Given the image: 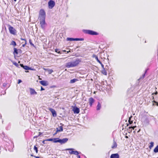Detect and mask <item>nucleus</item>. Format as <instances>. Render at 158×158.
Returning a JSON list of instances; mask_svg holds the SVG:
<instances>
[{
	"instance_id": "f257e3e1",
	"label": "nucleus",
	"mask_w": 158,
	"mask_h": 158,
	"mask_svg": "<svg viewBox=\"0 0 158 158\" xmlns=\"http://www.w3.org/2000/svg\"><path fill=\"white\" fill-rule=\"evenodd\" d=\"M80 62V60L78 59H77L75 61H70L66 63L65 66L67 68L74 67L77 66Z\"/></svg>"
},
{
	"instance_id": "f03ea898",
	"label": "nucleus",
	"mask_w": 158,
	"mask_h": 158,
	"mask_svg": "<svg viewBox=\"0 0 158 158\" xmlns=\"http://www.w3.org/2000/svg\"><path fill=\"white\" fill-rule=\"evenodd\" d=\"M46 13L44 9H41L40 10L39 13V19H45Z\"/></svg>"
},
{
	"instance_id": "7ed1b4c3",
	"label": "nucleus",
	"mask_w": 158,
	"mask_h": 158,
	"mask_svg": "<svg viewBox=\"0 0 158 158\" xmlns=\"http://www.w3.org/2000/svg\"><path fill=\"white\" fill-rule=\"evenodd\" d=\"M83 32L85 34L91 35H98V32L89 30H84Z\"/></svg>"
},
{
	"instance_id": "20e7f679",
	"label": "nucleus",
	"mask_w": 158,
	"mask_h": 158,
	"mask_svg": "<svg viewBox=\"0 0 158 158\" xmlns=\"http://www.w3.org/2000/svg\"><path fill=\"white\" fill-rule=\"evenodd\" d=\"M45 19H40V24L42 28L43 29H44L45 28V25L46 24Z\"/></svg>"
},
{
	"instance_id": "39448f33",
	"label": "nucleus",
	"mask_w": 158,
	"mask_h": 158,
	"mask_svg": "<svg viewBox=\"0 0 158 158\" xmlns=\"http://www.w3.org/2000/svg\"><path fill=\"white\" fill-rule=\"evenodd\" d=\"M55 3L52 0H50L48 2V7L49 9H52L55 6Z\"/></svg>"
},
{
	"instance_id": "423d86ee",
	"label": "nucleus",
	"mask_w": 158,
	"mask_h": 158,
	"mask_svg": "<svg viewBox=\"0 0 158 158\" xmlns=\"http://www.w3.org/2000/svg\"><path fill=\"white\" fill-rule=\"evenodd\" d=\"M9 30L11 34L15 35L16 34V30L12 27L9 25Z\"/></svg>"
},
{
	"instance_id": "0eeeda50",
	"label": "nucleus",
	"mask_w": 158,
	"mask_h": 158,
	"mask_svg": "<svg viewBox=\"0 0 158 158\" xmlns=\"http://www.w3.org/2000/svg\"><path fill=\"white\" fill-rule=\"evenodd\" d=\"M49 110L50 111L52 114L53 117H56L57 116L56 113V111L53 109L52 108H49Z\"/></svg>"
},
{
	"instance_id": "6e6552de",
	"label": "nucleus",
	"mask_w": 158,
	"mask_h": 158,
	"mask_svg": "<svg viewBox=\"0 0 158 158\" xmlns=\"http://www.w3.org/2000/svg\"><path fill=\"white\" fill-rule=\"evenodd\" d=\"M68 140V139L67 138H64L62 139H60V143L61 144H63L66 143Z\"/></svg>"
},
{
	"instance_id": "1a4fd4ad",
	"label": "nucleus",
	"mask_w": 158,
	"mask_h": 158,
	"mask_svg": "<svg viewBox=\"0 0 158 158\" xmlns=\"http://www.w3.org/2000/svg\"><path fill=\"white\" fill-rule=\"evenodd\" d=\"M29 89L30 93L31 95H36L37 94V93L34 89L32 88H29Z\"/></svg>"
},
{
	"instance_id": "9d476101",
	"label": "nucleus",
	"mask_w": 158,
	"mask_h": 158,
	"mask_svg": "<svg viewBox=\"0 0 158 158\" xmlns=\"http://www.w3.org/2000/svg\"><path fill=\"white\" fill-rule=\"evenodd\" d=\"M73 111L74 113L78 114L80 112V109L77 107L75 106L73 108Z\"/></svg>"
},
{
	"instance_id": "9b49d317",
	"label": "nucleus",
	"mask_w": 158,
	"mask_h": 158,
	"mask_svg": "<svg viewBox=\"0 0 158 158\" xmlns=\"http://www.w3.org/2000/svg\"><path fill=\"white\" fill-rule=\"evenodd\" d=\"M20 65L21 67L23 68L24 69L26 70H32L31 68H30L27 66L26 65H24L23 64H20Z\"/></svg>"
},
{
	"instance_id": "f8f14e48",
	"label": "nucleus",
	"mask_w": 158,
	"mask_h": 158,
	"mask_svg": "<svg viewBox=\"0 0 158 158\" xmlns=\"http://www.w3.org/2000/svg\"><path fill=\"white\" fill-rule=\"evenodd\" d=\"M110 158H119V156L118 153L113 154L111 155Z\"/></svg>"
},
{
	"instance_id": "ddd939ff",
	"label": "nucleus",
	"mask_w": 158,
	"mask_h": 158,
	"mask_svg": "<svg viewBox=\"0 0 158 158\" xmlns=\"http://www.w3.org/2000/svg\"><path fill=\"white\" fill-rule=\"evenodd\" d=\"M94 100L93 98L91 97L89 99V105L90 106H92L93 103L94 102Z\"/></svg>"
},
{
	"instance_id": "4468645a",
	"label": "nucleus",
	"mask_w": 158,
	"mask_h": 158,
	"mask_svg": "<svg viewBox=\"0 0 158 158\" xmlns=\"http://www.w3.org/2000/svg\"><path fill=\"white\" fill-rule=\"evenodd\" d=\"M40 83L43 85L47 86L48 85V82L45 81H41Z\"/></svg>"
},
{
	"instance_id": "2eb2a0df",
	"label": "nucleus",
	"mask_w": 158,
	"mask_h": 158,
	"mask_svg": "<svg viewBox=\"0 0 158 158\" xmlns=\"http://www.w3.org/2000/svg\"><path fill=\"white\" fill-rule=\"evenodd\" d=\"M69 153L71 154H74L76 155H78L79 154V153L78 151H74L73 150H72L71 151H70Z\"/></svg>"
},
{
	"instance_id": "dca6fc26",
	"label": "nucleus",
	"mask_w": 158,
	"mask_h": 158,
	"mask_svg": "<svg viewBox=\"0 0 158 158\" xmlns=\"http://www.w3.org/2000/svg\"><path fill=\"white\" fill-rule=\"evenodd\" d=\"M101 107V105L99 102H98V104L96 107L97 110H99Z\"/></svg>"
},
{
	"instance_id": "f3484780",
	"label": "nucleus",
	"mask_w": 158,
	"mask_h": 158,
	"mask_svg": "<svg viewBox=\"0 0 158 158\" xmlns=\"http://www.w3.org/2000/svg\"><path fill=\"white\" fill-rule=\"evenodd\" d=\"M60 139L59 138H54L53 142L55 143H59Z\"/></svg>"
},
{
	"instance_id": "a211bd4d",
	"label": "nucleus",
	"mask_w": 158,
	"mask_h": 158,
	"mask_svg": "<svg viewBox=\"0 0 158 158\" xmlns=\"http://www.w3.org/2000/svg\"><path fill=\"white\" fill-rule=\"evenodd\" d=\"M63 129L62 128V127L60 128V130H59V129L58 128H56V131L55 133L54 134V135H55L58 132H60L63 131Z\"/></svg>"
},
{
	"instance_id": "6ab92c4d",
	"label": "nucleus",
	"mask_w": 158,
	"mask_h": 158,
	"mask_svg": "<svg viewBox=\"0 0 158 158\" xmlns=\"http://www.w3.org/2000/svg\"><path fill=\"white\" fill-rule=\"evenodd\" d=\"M101 73L104 75H106L107 74V73L106 71L105 70V69H103V70L101 71Z\"/></svg>"
},
{
	"instance_id": "aec40b11",
	"label": "nucleus",
	"mask_w": 158,
	"mask_h": 158,
	"mask_svg": "<svg viewBox=\"0 0 158 158\" xmlns=\"http://www.w3.org/2000/svg\"><path fill=\"white\" fill-rule=\"evenodd\" d=\"M78 81V80L77 79H73L70 80L69 83L71 84H73V83H75V82H76V81Z\"/></svg>"
},
{
	"instance_id": "412c9836",
	"label": "nucleus",
	"mask_w": 158,
	"mask_h": 158,
	"mask_svg": "<svg viewBox=\"0 0 158 158\" xmlns=\"http://www.w3.org/2000/svg\"><path fill=\"white\" fill-rule=\"evenodd\" d=\"M117 146V144L114 141L113 145L112 146L111 148H112L114 149L116 148Z\"/></svg>"
},
{
	"instance_id": "4be33fe9",
	"label": "nucleus",
	"mask_w": 158,
	"mask_h": 158,
	"mask_svg": "<svg viewBox=\"0 0 158 158\" xmlns=\"http://www.w3.org/2000/svg\"><path fill=\"white\" fill-rule=\"evenodd\" d=\"M84 40L83 38H74V41H83Z\"/></svg>"
},
{
	"instance_id": "5701e85b",
	"label": "nucleus",
	"mask_w": 158,
	"mask_h": 158,
	"mask_svg": "<svg viewBox=\"0 0 158 158\" xmlns=\"http://www.w3.org/2000/svg\"><path fill=\"white\" fill-rule=\"evenodd\" d=\"M10 45H13L14 47H15L16 45V44L15 41H12L11 42Z\"/></svg>"
},
{
	"instance_id": "b1692460",
	"label": "nucleus",
	"mask_w": 158,
	"mask_h": 158,
	"mask_svg": "<svg viewBox=\"0 0 158 158\" xmlns=\"http://www.w3.org/2000/svg\"><path fill=\"white\" fill-rule=\"evenodd\" d=\"M154 152L155 153H157L158 152V145H157L154 149Z\"/></svg>"
},
{
	"instance_id": "393cba45",
	"label": "nucleus",
	"mask_w": 158,
	"mask_h": 158,
	"mask_svg": "<svg viewBox=\"0 0 158 158\" xmlns=\"http://www.w3.org/2000/svg\"><path fill=\"white\" fill-rule=\"evenodd\" d=\"M14 54H18V50L16 48H14Z\"/></svg>"
},
{
	"instance_id": "a878e982",
	"label": "nucleus",
	"mask_w": 158,
	"mask_h": 158,
	"mask_svg": "<svg viewBox=\"0 0 158 158\" xmlns=\"http://www.w3.org/2000/svg\"><path fill=\"white\" fill-rule=\"evenodd\" d=\"M154 145V143L152 142H151L150 143V145L149 146V148L151 149Z\"/></svg>"
},
{
	"instance_id": "bb28decb",
	"label": "nucleus",
	"mask_w": 158,
	"mask_h": 158,
	"mask_svg": "<svg viewBox=\"0 0 158 158\" xmlns=\"http://www.w3.org/2000/svg\"><path fill=\"white\" fill-rule=\"evenodd\" d=\"M67 41H74V38H67Z\"/></svg>"
},
{
	"instance_id": "cd10ccee",
	"label": "nucleus",
	"mask_w": 158,
	"mask_h": 158,
	"mask_svg": "<svg viewBox=\"0 0 158 158\" xmlns=\"http://www.w3.org/2000/svg\"><path fill=\"white\" fill-rule=\"evenodd\" d=\"M147 70H146L145 73L143 74L142 75V76L140 77L139 79H143L144 78V77L145 76V73L147 72Z\"/></svg>"
},
{
	"instance_id": "c85d7f7f",
	"label": "nucleus",
	"mask_w": 158,
	"mask_h": 158,
	"mask_svg": "<svg viewBox=\"0 0 158 158\" xmlns=\"http://www.w3.org/2000/svg\"><path fill=\"white\" fill-rule=\"evenodd\" d=\"M34 149L36 153H37L38 152V148L35 146L34 147Z\"/></svg>"
},
{
	"instance_id": "c756f323",
	"label": "nucleus",
	"mask_w": 158,
	"mask_h": 158,
	"mask_svg": "<svg viewBox=\"0 0 158 158\" xmlns=\"http://www.w3.org/2000/svg\"><path fill=\"white\" fill-rule=\"evenodd\" d=\"M55 52L58 53L59 54H61V53L60 51H59V49H56L55 50Z\"/></svg>"
},
{
	"instance_id": "7c9ffc66",
	"label": "nucleus",
	"mask_w": 158,
	"mask_h": 158,
	"mask_svg": "<svg viewBox=\"0 0 158 158\" xmlns=\"http://www.w3.org/2000/svg\"><path fill=\"white\" fill-rule=\"evenodd\" d=\"M95 56V59L97 60L98 62H99L100 61L98 59V57L96 56V55H94Z\"/></svg>"
},
{
	"instance_id": "2f4dec72",
	"label": "nucleus",
	"mask_w": 158,
	"mask_h": 158,
	"mask_svg": "<svg viewBox=\"0 0 158 158\" xmlns=\"http://www.w3.org/2000/svg\"><path fill=\"white\" fill-rule=\"evenodd\" d=\"M46 140L48 141H52L53 142L54 141V138H50L48 139H46Z\"/></svg>"
},
{
	"instance_id": "473e14b6",
	"label": "nucleus",
	"mask_w": 158,
	"mask_h": 158,
	"mask_svg": "<svg viewBox=\"0 0 158 158\" xmlns=\"http://www.w3.org/2000/svg\"><path fill=\"white\" fill-rule=\"evenodd\" d=\"M29 43L31 45H32L33 46H34V45L33 44H32V43L31 42V39H30L29 40Z\"/></svg>"
},
{
	"instance_id": "72a5a7b5",
	"label": "nucleus",
	"mask_w": 158,
	"mask_h": 158,
	"mask_svg": "<svg viewBox=\"0 0 158 158\" xmlns=\"http://www.w3.org/2000/svg\"><path fill=\"white\" fill-rule=\"evenodd\" d=\"M128 122H129V123L130 124H131L132 122H133V121H131V119L130 118L129 119V120H128Z\"/></svg>"
},
{
	"instance_id": "f704fd0d",
	"label": "nucleus",
	"mask_w": 158,
	"mask_h": 158,
	"mask_svg": "<svg viewBox=\"0 0 158 158\" xmlns=\"http://www.w3.org/2000/svg\"><path fill=\"white\" fill-rule=\"evenodd\" d=\"M13 64L16 66H19L18 64L16 62H14L13 63Z\"/></svg>"
},
{
	"instance_id": "c9c22d12",
	"label": "nucleus",
	"mask_w": 158,
	"mask_h": 158,
	"mask_svg": "<svg viewBox=\"0 0 158 158\" xmlns=\"http://www.w3.org/2000/svg\"><path fill=\"white\" fill-rule=\"evenodd\" d=\"M153 102H154L155 104H156V105L157 106H158V102L154 100Z\"/></svg>"
},
{
	"instance_id": "e433bc0d",
	"label": "nucleus",
	"mask_w": 158,
	"mask_h": 158,
	"mask_svg": "<svg viewBox=\"0 0 158 158\" xmlns=\"http://www.w3.org/2000/svg\"><path fill=\"white\" fill-rule=\"evenodd\" d=\"M27 44V41H26L25 42V43L24 44H23L22 45V47H24L25 46V45Z\"/></svg>"
},
{
	"instance_id": "4c0bfd02",
	"label": "nucleus",
	"mask_w": 158,
	"mask_h": 158,
	"mask_svg": "<svg viewBox=\"0 0 158 158\" xmlns=\"http://www.w3.org/2000/svg\"><path fill=\"white\" fill-rule=\"evenodd\" d=\"M20 39H21V40H24L25 41V42L26 41H27L26 39H23V38H21Z\"/></svg>"
},
{
	"instance_id": "58836bf2",
	"label": "nucleus",
	"mask_w": 158,
	"mask_h": 158,
	"mask_svg": "<svg viewBox=\"0 0 158 158\" xmlns=\"http://www.w3.org/2000/svg\"><path fill=\"white\" fill-rule=\"evenodd\" d=\"M22 82V81L21 80H20V79H19L18 80V84H19L20 83H21V82Z\"/></svg>"
},
{
	"instance_id": "ea45409f",
	"label": "nucleus",
	"mask_w": 158,
	"mask_h": 158,
	"mask_svg": "<svg viewBox=\"0 0 158 158\" xmlns=\"http://www.w3.org/2000/svg\"><path fill=\"white\" fill-rule=\"evenodd\" d=\"M157 93H158L157 92V91H156L154 93H153L152 94L153 95L154 94H155V95H156L157 94Z\"/></svg>"
},
{
	"instance_id": "a19ab883",
	"label": "nucleus",
	"mask_w": 158,
	"mask_h": 158,
	"mask_svg": "<svg viewBox=\"0 0 158 158\" xmlns=\"http://www.w3.org/2000/svg\"><path fill=\"white\" fill-rule=\"evenodd\" d=\"M101 66H102V69H104V65L102 63L101 64Z\"/></svg>"
},
{
	"instance_id": "79ce46f5",
	"label": "nucleus",
	"mask_w": 158,
	"mask_h": 158,
	"mask_svg": "<svg viewBox=\"0 0 158 158\" xmlns=\"http://www.w3.org/2000/svg\"><path fill=\"white\" fill-rule=\"evenodd\" d=\"M47 141V140H44L42 142V143L44 144H45V141Z\"/></svg>"
},
{
	"instance_id": "37998d69",
	"label": "nucleus",
	"mask_w": 158,
	"mask_h": 158,
	"mask_svg": "<svg viewBox=\"0 0 158 158\" xmlns=\"http://www.w3.org/2000/svg\"><path fill=\"white\" fill-rule=\"evenodd\" d=\"M49 71L50 72V73H51L53 72V71L52 69H50Z\"/></svg>"
},
{
	"instance_id": "c03bdc74",
	"label": "nucleus",
	"mask_w": 158,
	"mask_h": 158,
	"mask_svg": "<svg viewBox=\"0 0 158 158\" xmlns=\"http://www.w3.org/2000/svg\"><path fill=\"white\" fill-rule=\"evenodd\" d=\"M135 126H133V127H129V128H132L133 129H134V128L135 127Z\"/></svg>"
},
{
	"instance_id": "a18cd8bd",
	"label": "nucleus",
	"mask_w": 158,
	"mask_h": 158,
	"mask_svg": "<svg viewBox=\"0 0 158 158\" xmlns=\"http://www.w3.org/2000/svg\"><path fill=\"white\" fill-rule=\"evenodd\" d=\"M44 90V88H43L42 86L41 87V91H42V90Z\"/></svg>"
},
{
	"instance_id": "49530a36",
	"label": "nucleus",
	"mask_w": 158,
	"mask_h": 158,
	"mask_svg": "<svg viewBox=\"0 0 158 158\" xmlns=\"http://www.w3.org/2000/svg\"><path fill=\"white\" fill-rule=\"evenodd\" d=\"M73 148H69V149H67L66 150H73Z\"/></svg>"
},
{
	"instance_id": "de8ad7c7",
	"label": "nucleus",
	"mask_w": 158,
	"mask_h": 158,
	"mask_svg": "<svg viewBox=\"0 0 158 158\" xmlns=\"http://www.w3.org/2000/svg\"><path fill=\"white\" fill-rule=\"evenodd\" d=\"M34 157H35V158H43L40 157L39 156H34Z\"/></svg>"
},
{
	"instance_id": "09e8293b",
	"label": "nucleus",
	"mask_w": 158,
	"mask_h": 158,
	"mask_svg": "<svg viewBox=\"0 0 158 158\" xmlns=\"http://www.w3.org/2000/svg\"><path fill=\"white\" fill-rule=\"evenodd\" d=\"M61 127H62V128H63V127H62V126H60V127H59V128H58L59 130H60V128Z\"/></svg>"
},
{
	"instance_id": "8fccbe9b",
	"label": "nucleus",
	"mask_w": 158,
	"mask_h": 158,
	"mask_svg": "<svg viewBox=\"0 0 158 158\" xmlns=\"http://www.w3.org/2000/svg\"><path fill=\"white\" fill-rule=\"evenodd\" d=\"M38 137V136H34V138H37Z\"/></svg>"
},
{
	"instance_id": "3c124183",
	"label": "nucleus",
	"mask_w": 158,
	"mask_h": 158,
	"mask_svg": "<svg viewBox=\"0 0 158 158\" xmlns=\"http://www.w3.org/2000/svg\"><path fill=\"white\" fill-rule=\"evenodd\" d=\"M77 158H81L80 156V155H77Z\"/></svg>"
},
{
	"instance_id": "603ef678",
	"label": "nucleus",
	"mask_w": 158,
	"mask_h": 158,
	"mask_svg": "<svg viewBox=\"0 0 158 158\" xmlns=\"http://www.w3.org/2000/svg\"><path fill=\"white\" fill-rule=\"evenodd\" d=\"M41 134V133H40V132H39V135H38V136L40 135Z\"/></svg>"
},
{
	"instance_id": "864d4df0",
	"label": "nucleus",
	"mask_w": 158,
	"mask_h": 158,
	"mask_svg": "<svg viewBox=\"0 0 158 158\" xmlns=\"http://www.w3.org/2000/svg\"><path fill=\"white\" fill-rule=\"evenodd\" d=\"M99 64H102V63L100 61L99 62H98Z\"/></svg>"
},
{
	"instance_id": "5fc2aeb1",
	"label": "nucleus",
	"mask_w": 158,
	"mask_h": 158,
	"mask_svg": "<svg viewBox=\"0 0 158 158\" xmlns=\"http://www.w3.org/2000/svg\"><path fill=\"white\" fill-rule=\"evenodd\" d=\"M94 55H93V57H95V56Z\"/></svg>"
},
{
	"instance_id": "6e6d98bb",
	"label": "nucleus",
	"mask_w": 158,
	"mask_h": 158,
	"mask_svg": "<svg viewBox=\"0 0 158 158\" xmlns=\"http://www.w3.org/2000/svg\"><path fill=\"white\" fill-rule=\"evenodd\" d=\"M31 156H34H34H33V155L32 154H31Z\"/></svg>"
},
{
	"instance_id": "4d7b16f0",
	"label": "nucleus",
	"mask_w": 158,
	"mask_h": 158,
	"mask_svg": "<svg viewBox=\"0 0 158 158\" xmlns=\"http://www.w3.org/2000/svg\"><path fill=\"white\" fill-rule=\"evenodd\" d=\"M70 52V51H67V53H68L69 52Z\"/></svg>"
},
{
	"instance_id": "13d9d810",
	"label": "nucleus",
	"mask_w": 158,
	"mask_h": 158,
	"mask_svg": "<svg viewBox=\"0 0 158 158\" xmlns=\"http://www.w3.org/2000/svg\"><path fill=\"white\" fill-rule=\"evenodd\" d=\"M125 137H126V138H128V137L127 136H126Z\"/></svg>"
},
{
	"instance_id": "bf43d9fd",
	"label": "nucleus",
	"mask_w": 158,
	"mask_h": 158,
	"mask_svg": "<svg viewBox=\"0 0 158 158\" xmlns=\"http://www.w3.org/2000/svg\"><path fill=\"white\" fill-rule=\"evenodd\" d=\"M154 99V97L153 96H152V99Z\"/></svg>"
},
{
	"instance_id": "052dcab7",
	"label": "nucleus",
	"mask_w": 158,
	"mask_h": 158,
	"mask_svg": "<svg viewBox=\"0 0 158 158\" xmlns=\"http://www.w3.org/2000/svg\"><path fill=\"white\" fill-rule=\"evenodd\" d=\"M63 51L65 52H66V51L65 50H63Z\"/></svg>"
},
{
	"instance_id": "680f3d73",
	"label": "nucleus",
	"mask_w": 158,
	"mask_h": 158,
	"mask_svg": "<svg viewBox=\"0 0 158 158\" xmlns=\"http://www.w3.org/2000/svg\"><path fill=\"white\" fill-rule=\"evenodd\" d=\"M17 0H14V1L16 2Z\"/></svg>"
},
{
	"instance_id": "e2e57ef3",
	"label": "nucleus",
	"mask_w": 158,
	"mask_h": 158,
	"mask_svg": "<svg viewBox=\"0 0 158 158\" xmlns=\"http://www.w3.org/2000/svg\"><path fill=\"white\" fill-rule=\"evenodd\" d=\"M2 116H1H1H0V118H2Z\"/></svg>"
},
{
	"instance_id": "0e129e2a",
	"label": "nucleus",
	"mask_w": 158,
	"mask_h": 158,
	"mask_svg": "<svg viewBox=\"0 0 158 158\" xmlns=\"http://www.w3.org/2000/svg\"><path fill=\"white\" fill-rule=\"evenodd\" d=\"M19 50L20 51H21V50L20 49H19Z\"/></svg>"
},
{
	"instance_id": "69168bd1",
	"label": "nucleus",
	"mask_w": 158,
	"mask_h": 158,
	"mask_svg": "<svg viewBox=\"0 0 158 158\" xmlns=\"http://www.w3.org/2000/svg\"><path fill=\"white\" fill-rule=\"evenodd\" d=\"M140 130H139L138 131V132H139V131Z\"/></svg>"
}]
</instances>
